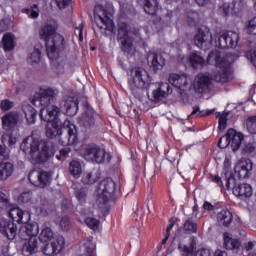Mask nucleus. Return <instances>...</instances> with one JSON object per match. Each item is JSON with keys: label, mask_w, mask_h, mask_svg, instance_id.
<instances>
[{"label": "nucleus", "mask_w": 256, "mask_h": 256, "mask_svg": "<svg viewBox=\"0 0 256 256\" xmlns=\"http://www.w3.org/2000/svg\"><path fill=\"white\" fill-rule=\"evenodd\" d=\"M60 113L61 109L57 106L40 110L41 120L48 123L46 126V137H48V139L59 137V141L64 147L77 144V126L66 119L62 124V128H59Z\"/></svg>", "instance_id": "nucleus-1"}, {"label": "nucleus", "mask_w": 256, "mask_h": 256, "mask_svg": "<svg viewBox=\"0 0 256 256\" xmlns=\"http://www.w3.org/2000/svg\"><path fill=\"white\" fill-rule=\"evenodd\" d=\"M39 140L33 137H27L20 145L23 153H29L31 159L38 164L45 163L55 155V143L52 141H46L39 151Z\"/></svg>", "instance_id": "nucleus-2"}, {"label": "nucleus", "mask_w": 256, "mask_h": 256, "mask_svg": "<svg viewBox=\"0 0 256 256\" xmlns=\"http://www.w3.org/2000/svg\"><path fill=\"white\" fill-rule=\"evenodd\" d=\"M40 39L45 43L49 59H56L59 57V52L65 49V38L57 33V29L53 25L47 24L41 28Z\"/></svg>", "instance_id": "nucleus-3"}, {"label": "nucleus", "mask_w": 256, "mask_h": 256, "mask_svg": "<svg viewBox=\"0 0 256 256\" xmlns=\"http://www.w3.org/2000/svg\"><path fill=\"white\" fill-rule=\"evenodd\" d=\"M80 155L83 159H86V161H91L98 165L111 163V159L113 158L111 153L95 143L83 145L80 148Z\"/></svg>", "instance_id": "nucleus-4"}, {"label": "nucleus", "mask_w": 256, "mask_h": 256, "mask_svg": "<svg viewBox=\"0 0 256 256\" xmlns=\"http://www.w3.org/2000/svg\"><path fill=\"white\" fill-rule=\"evenodd\" d=\"M98 189L101 193L98 195L99 205H107L109 201H115L117 195L121 193V189L117 187V183L113 178H106L99 182Z\"/></svg>", "instance_id": "nucleus-5"}, {"label": "nucleus", "mask_w": 256, "mask_h": 256, "mask_svg": "<svg viewBox=\"0 0 256 256\" xmlns=\"http://www.w3.org/2000/svg\"><path fill=\"white\" fill-rule=\"evenodd\" d=\"M243 133L237 132L235 129L230 128L226 135L219 139L218 147L225 149L227 145H231L232 151H239L241 144L243 143Z\"/></svg>", "instance_id": "nucleus-6"}, {"label": "nucleus", "mask_w": 256, "mask_h": 256, "mask_svg": "<svg viewBox=\"0 0 256 256\" xmlns=\"http://www.w3.org/2000/svg\"><path fill=\"white\" fill-rule=\"evenodd\" d=\"M55 97H57V93L53 88H40L39 92L34 95L33 103L37 105V103L42 107V109H49V107H55V105H51L52 101H55Z\"/></svg>", "instance_id": "nucleus-7"}, {"label": "nucleus", "mask_w": 256, "mask_h": 256, "mask_svg": "<svg viewBox=\"0 0 256 256\" xmlns=\"http://www.w3.org/2000/svg\"><path fill=\"white\" fill-rule=\"evenodd\" d=\"M217 72L214 74V81L216 83H229L231 77V62L225 58H219L216 60Z\"/></svg>", "instance_id": "nucleus-8"}, {"label": "nucleus", "mask_w": 256, "mask_h": 256, "mask_svg": "<svg viewBox=\"0 0 256 256\" xmlns=\"http://www.w3.org/2000/svg\"><path fill=\"white\" fill-rule=\"evenodd\" d=\"M239 43V34L234 31H221L216 41V46L219 49H232V47H237Z\"/></svg>", "instance_id": "nucleus-9"}, {"label": "nucleus", "mask_w": 256, "mask_h": 256, "mask_svg": "<svg viewBox=\"0 0 256 256\" xmlns=\"http://www.w3.org/2000/svg\"><path fill=\"white\" fill-rule=\"evenodd\" d=\"M51 177H53V173L45 170H32L29 173L28 179L31 185L34 187H40L41 189H45L49 183H51Z\"/></svg>", "instance_id": "nucleus-10"}, {"label": "nucleus", "mask_w": 256, "mask_h": 256, "mask_svg": "<svg viewBox=\"0 0 256 256\" xmlns=\"http://www.w3.org/2000/svg\"><path fill=\"white\" fill-rule=\"evenodd\" d=\"M113 14L101 4H96L94 7V19H99L104 24L106 31H113L115 24L113 23Z\"/></svg>", "instance_id": "nucleus-11"}, {"label": "nucleus", "mask_w": 256, "mask_h": 256, "mask_svg": "<svg viewBox=\"0 0 256 256\" xmlns=\"http://www.w3.org/2000/svg\"><path fill=\"white\" fill-rule=\"evenodd\" d=\"M118 41H121V50L123 53H129L133 47V36L129 35V24L120 22L118 24Z\"/></svg>", "instance_id": "nucleus-12"}, {"label": "nucleus", "mask_w": 256, "mask_h": 256, "mask_svg": "<svg viewBox=\"0 0 256 256\" xmlns=\"http://www.w3.org/2000/svg\"><path fill=\"white\" fill-rule=\"evenodd\" d=\"M100 117L99 113H97L93 107L86 105L84 112L78 118V124L80 127H84V129H93L96 121L100 119Z\"/></svg>", "instance_id": "nucleus-13"}, {"label": "nucleus", "mask_w": 256, "mask_h": 256, "mask_svg": "<svg viewBox=\"0 0 256 256\" xmlns=\"http://www.w3.org/2000/svg\"><path fill=\"white\" fill-rule=\"evenodd\" d=\"M8 217H10L13 223H18V225L31 221V213L19 208L17 204H11L8 207Z\"/></svg>", "instance_id": "nucleus-14"}, {"label": "nucleus", "mask_w": 256, "mask_h": 256, "mask_svg": "<svg viewBox=\"0 0 256 256\" xmlns=\"http://www.w3.org/2000/svg\"><path fill=\"white\" fill-rule=\"evenodd\" d=\"M131 77L128 83L131 89H149V82L143 79V69L141 67L132 68Z\"/></svg>", "instance_id": "nucleus-15"}, {"label": "nucleus", "mask_w": 256, "mask_h": 256, "mask_svg": "<svg viewBox=\"0 0 256 256\" xmlns=\"http://www.w3.org/2000/svg\"><path fill=\"white\" fill-rule=\"evenodd\" d=\"M17 224L11 220L2 219L0 221V233L9 241H13L17 237Z\"/></svg>", "instance_id": "nucleus-16"}, {"label": "nucleus", "mask_w": 256, "mask_h": 256, "mask_svg": "<svg viewBox=\"0 0 256 256\" xmlns=\"http://www.w3.org/2000/svg\"><path fill=\"white\" fill-rule=\"evenodd\" d=\"M168 81L170 85H173V87H176V89H179L180 91H189V89H191L187 74L172 73L169 75Z\"/></svg>", "instance_id": "nucleus-17"}, {"label": "nucleus", "mask_w": 256, "mask_h": 256, "mask_svg": "<svg viewBox=\"0 0 256 256\" xmlns=\"http://www.w3.org/2000/svg\"><path fill=\"white\" fill-rule=\"evenodd\" d=\"M65 247V238L63 236H60L56 239V241L52 243H47L42 248V253H44L46 256H53V255H59L61 251H63V248Z\"/></svg>", "instance_id": "nucleus-18"}, {"label": "nucleus", "mask_w": 256, "mask_h": 256, "mask_svg": "<svg viewBox=\"0 0 256 256\" xmlns=\"http://www.w3.org/2000/svg\"><path fill=\"white\" fill-rule=\"evenodd\" d=\"M22 227H20V230L18 232V235L20 239H28L31 237H37L39 235V223L37 222H27L23 223Z\"/></svg>", "instance_id": "nucleus-19"}, {"label": "nucleus", "mask_w": 256, "mask_h": 256, "mask_svg": "<svg viewBox=\"0 0 256 256\" xmlns=\"http://www.w3.org/2000/svg\"><path fill=\"white\" fill-rule=\"evenodd\" d=\"M39 247H41V242L37 237L25 238L22 246V253L25 256L35 255L39 253Z\"/></svg>", "instance_id": "nucleus-20"}, {"label": "nucleus", "mask_w": 256, "mask_h": 256, "mask_svg": "<svg viewBox=\"0 0 256 256\" xmlns=\"http://www.w3.org/2000/svg\"><path fill=\"white\" fill-rule=\"evenodd\" d=\"M234 171L239 179H249L251 171H253V162L251 160H243L235 165Z\"/></svg>", "instance_id": "nucleus-21"}, {"label": "nucleus", "mask_w": 256, "mask_h": 256, "mask_svg": "<svg viewBox=\"0 0 256 256\" xmlns=\"http://www.w3.org/2000/svg\"><path fill=\"white\" fill-rule=\"evenodd\" d=\"M213 78L205 74H199L194 82V89L196 93H205L209 91Z\"/></svg>", "instance_id": "nucleus-22"}, {"label": "nucleus", "mask_w": 256, "mask_h": 256, "mask_svg": "<svg viewBox=\"0 0 256 256\" xmlns=\"http://www.w3.org/2000/svg\"><path fill=\"white\" fill-rule=\"evenodd\" d=\"M232 187V193L236 197H251L253 195V188L250 184L243 183L237 185V180L235 184H230V189Z\"/></svg>", "instance_id": "nucleus-23"}, {"label": "nucleus", "mask_w": 256, "mask_h": 256, "mask_svg": "<svg viewBox=\"0 0 256 256\" xmlns=\"http://www.w3.org/2000/svg\"><path fill=\"white\" fill-rule=\"evenodd\" d=\"M213 41L211 34H206L201 28L198 29L194 36V45L199 49H205Z\"/></svg>", "instance_id": "nucleus-24"}, {"label": "nucleus", "mask_w": 256, "mask_h": 256, "mask_svg": "<svg viewBox=\"0 0 256 256\" xmlns=\"http://www.w3.org/2000/svg\"><path fill=\"white\" fill-rule=\"evenodd\" d=\"M148 63L151 62V68L153 71H161L163 67H165V58L161 54H157L156 52H148Z\"/></svg>", "instance_id": "nucleus-25"}, {"label": "nucleus", "mask_w": 256, "mask_h": 256, "mask_svg": "<svg viewBox=\"0 0 256 256\" xmlns=\"http://www.w3.org/2000/svg\"><path fill=\"white\" fill-rule=\"evenodd\" d=\"M195 249H197V238L194 236L190 237L189 246L179 243L178 250L180 251L182 256H193L195 255Z\"/></svg>", "instance_id": "nucleus-26"}, {"label": "nucleus", "mask_w": 256, "mask_h": 256, "mask_svg": "<svg viewBox=\"0 0 256 256\" xmlns=\"http://www.w3.org/2000/svg\"><path fill=\"white\" fill-rule=\"evenodd\" d=\"M22 111L25 115L28 125L35 124V121H37V110L32 107L31 104H24L22 106Z\"/></svg>", "instance_id": "nucleus-27"}, {"label": "nucleus", "mask_w": 256, "mask_h": 256, "mask_svg": "<svg viewBox=\"0 0 256 256\" xmlns=\"http://www.w3.org/2000/svg\"><path fill=\"white\" fill-rule=\"evenodd\" d=\"M217 221L219 225L223 227H229L233 223V213L231 211L224 209L217 214Z\"/></svg>", "instance_id": "nucleus-28"}, {"label": "nucleus", "mask_w": 256, "mask_h": 256, "mask_svg": "<svg viewBox=\"0 0 256 256\" xmlns=\"http://www.w3.org/2000/svg\"><path fill=\"white\" fill-rule=\"evenodd\" d=\"M14 169L11 162L0 163V181H7L13 175Z\"/></svg>", "instance_id": "nucleus-29"}, {"label": "nucleus", "mask_w": 256, "mask_h": 256, "mask_svg": "<svg viewBox=\"0 0 256 256\" xmlns=\"http://www.w3.org/2000/svg\"><path fill=\"white\" fill-rule=\"evenodd\" d=\"M231 169V163L227 160L224 162V175H225V189H231V185H235V175L229 171Z\"/></svg>", "instance_id": "nucleus-30"}, {"label": "nucleus", "mask_w": 256, "mask_h": 256, "mask_svg": "<svg viewBox=\"0 0 256 256\" xmlns=\"http://www.w3.org/2000/svg\"><path fill=\"white\" fill-rule=\"evenodd\" d=\"M64 108L66 109V115H68V117H75L79 112V100H67L64 103Z\"/></svg>", "instance_id": "nucleus-31"}, {"label": "nucleus", "mask_w": 256, "mask_h": 256, "mask_svg": "<svg viewBox=\"0 0 256 256\" xmlns=\"http://www.w3.org/2000/svg\"><path fill=\"white\" fill-rule=\"evenodd\" d=\"M144 11L154 17L159 11V2L157 0H144Z\"/></svg>", "instance_id": "nucleus-32"}, {"label": "nucleus", "mask_w": 256, "mask_h": 256, "mask_svg": "<svg viewBox=\"0 0 256 256\" xmlns=\"http://www.w3.org/2000/svg\"><path fill=\"white\" fill-rule=\"evenodd\" d=\"M199 231V226L197 222L193 221L191 218H188L183 223V232L186 235H193Z\"/></svg>", "instance_id": "nucleus-33"}, {"label": "nucleus", "mask_w": 256, "mask_h": 256, "mask_svg": "<svg viewBox=\"0 0 256 256\" xmlns=\"http://www.w3.org/2000/svg\"><path fill=\"white\" fill-rule=\"evenodd\" d=\"M3 49L7 53L15 49V36L11 33L5 34L2 39Z\"/></svg>", "instance_id": "nucleus-34"}, {"label": "nucleus", "mask_w": 256, "mask_h": 256, "mask_svg": "<svg viewBox=\"0 0 256 256\" xmlns=\"http://www.w3.org/2000/svg\"><path fill=\"white\" fill-rule=\"evenodd\" d=\"M224 245L226 249L233 251L235 249H239L241 247V240L231 238L228 235H224Z\"/></svg>", "instance_id": "nucleus-35"}, {"label": "nucleus", "mask_w": 256, "mask_h": 256, "mask_svg": "<svg viewBox=\"0 0 256 256\" xmlns=\"http://www.w3.org/2000/svg\"><path fill=\"white\" fill-rule=\"evenodd\" d=\"M189 62L191 63L193 69H197V67H203L205 65V58L198 55L197 52H192L190 53Z\"/></svg>", "instance_id": "nucleus-36"}, {"label": "nucleus", "mask_w": 256, "mask_h": 256, "mask_svg": "<svg viewBox=\"0 0 256 256\" xmlns=\"http://www.w3.org/2000/svg\"><path fill=\"white\" fill-rule=\"evenodd\" d=\"M69 172L74 176L75 179H79L81 174L83 173V169L81 168V162L77 160H73L69 164Z\"/></svg>", "instance_id": "nucleus-37"}, {"label": "nucleus", "mask_w": 256, "mask_h": 256, "mask_svg": "<svg viewBox=\"0 0 256 256\" xmlns=\"http://www.w3.org/2000/svg\"><path fill=\"white\" fill-rule=\"evenodd\" d=\"M18 119L17 116L13 113H8L2 117V125L3 127H15L17 125Z\"/></svg>", "instance_id": "nucleus-38"}, {"label": "nucleus", "mask_w": 256, "mask_h": 256, "mask_svg": "<svg viewBox=\"0 0 256 256\" xmlns=\"http://www.w3.org/2000/svg\"><path fill=\"white\" fill-rule=\"evenodd\" d=\"M53 235V230L49 227H45L42 229L38 241H40V243H47L53 239Z\"/></svg>", "instance_id": "nucleus-39"}, {"label": "nucleus", "mask_w": 256, "mask_h": 256, "mask_svg": "<svg viewBox=\"0 0 256 256\" xmlns=\"http://www.w3.org/2000/svg\"><path fill=\"white\" fill-rule=\"evenodd\" d=\"M194 115H196V117H209V115H213V110H207V112H205L201 110L199 105H195L193 106V111L188 116V119H191Z\"/></svg>", "instance_id": "nucleus-40"}, {"label": "nucleus", "mask_w": 256, "mask_h": 256, "mask_svg": "<svg viewBox=\"0 0 256 256\" xmlns=\"http://www.w3.org/2000/svg\"><path fill=\"white\" fill-rule=\"evenodd\" d=\"M28 63L30 65H34V63H40L41 62V50L39 48H34L33 53H30L27 58Z\"/></svg>", "instance_id": "nucleus-41"}, {"label": "nucleus", "mask_w": 256, "mask_h": 256, "mask_svg": "<svg viewBox=\"0 0 256 256\" xmlns=\"http://www.w3.org/2000/svg\"><path fill=\"white\" fill-rule=\"evenodd\" d=\"M22 13L29 15L31 19H37V17H39V5L34 4L30 8H24Z\"/></svg>", "instance_id": "nucleus-42"}, {"label": "nucleus", "mask_w": 256, "mask_h": 256, "mask_svg": "<svg viewBox=\"0 0 256 256\" xmlns=\"http://www.w3.org/2000/svg\"><path fill=\"white\" fill-rule=\"evenodd\" d=\"M84 223L87 225V227H89V229H92L93 231H97V229H99L100 222L96 218H85Z\"/></svg>", "instance_id": "nucleus-43"}, {"label": "nucleus", "mask_w": 256, "mask_h": 256, "mask_svg": "<svg viewBox=\"0 0 256 256\" xmlns=\"http://www.w3.org/2000/svg\"><path fill=\"white\" fill-rule=\"evenodd\" d=\"M246 31L248 35H256V16L246 23Z\"/></svg>", "instance_id": "nucleus-44"}, {"label": "nucleus", "mask_w": 256, "mask_h": 256, "mask_svg": "<svg viewBox=\"0 0 256 256\" xmlns=\"http://www.w3.org/2000/svg\"><path fill=\"white\" fill-rule=\"evenodd\" d=\"M187 17L189 25H197V21H199V13L197 11H188Z\"/></svg>", "instance_id": "nucleus-45"}, {"label": "nucleus", "mask_w": 256, "mask_h": 256, "mask_svg": "<svg viewBox=\"0 0 256 256\" xmlns=\"http://www.w3.org/2000/svg\"><path fill=\"white\" fill-rule=\"evenodd\" d=\"M247 129L252 135H256V116L248 118Z\"/></svg>", "instance_id": "nucleus-46"}, {"label": "nucleus", "mask_w": 256, "mask_h": 256, "mask_svg": "<svg viewBox=\"0 0 256 256\" xmlns=\"http://www.w3.org/2000/svg\"><path fill=\"white\" fill-rule=\"evenodd\" d=\"M14 107H15V102L9 99H4L0 103V109L2 111H10V109H13Z\"/></svg>", "instance_id": "nucleus-47"}, {"label": "nucleus", "mask_w": 256, "mask_h": 256, "mask_svg": "<svg viewBox=\"0 0 256 256\" xmlns=\"http://www.w3.org/2000/svg\"><path fill=\"white\" fill-rule=\"evenodd\" d=\"M223 11L225 17H229V15H235V4H223Z\"/></svg>", "instance_id": "nucleus-48"}, {"label": "nucleus", "mask_w": 256, "mask_h": 256, "mask_svg": "<svg viewBox=\"0 0 256 256\" xmlns=\"http://www.w3.org/2000/svg\"><path fill=\"white\" fill-rule=\"evenodd\" d=\"M60 227L63 231H69L71 229V220L67 216H63L60 220Z\"/></svg>", "instance_id": "nucleus-49"}, {"label": "nucleus", "mask_w": 256, "mask_h": 256, "mask_svg": "<svg viewBox=\"0 0 256 256\" xmlns=\"http://www.w3.org/2000/svg\"><path fill=\"white\" fill-rule=\"evenodd\" d=\"M33 195L31 192H22L19 197H18V202L19 203H29L31 201Z\"/></svg>", "instance_id": "nucleus-50"}, {"label": "nucleus", "mask_w": 256, "mask_h": 256, "mask_svg": "<svg viewBox=\"0 0 256 256\" xmlns=\"http://www.w3.org/2000/svg\"><path fill=\"white\" fill-rule=\"evenodd\" d=\"M0 205H2V207H7V209L11 207L9 196L3 192H0Z\"/></svg>", "instance_id": "nucleus-51"}, {"label": "nucleus", "mask_w": 256, "mask_h": 256, "mask_svg": "<svg viewBox=\"0 0 256 256\" xmlns=\"http://www.w3.org/2000/svg\"><path fill=\"white\" fill-rule=\"evenodd\" d=\"M158 89H161V91H163L165 95H171V93H173V88H171V84L167 82H162L159 85Z\"/></svg>", "instance_id": "nucleus-52"}, {"label": "nucleus", "mask_w": 256, "mask_h": 256, "mask_svg": "<svg viewBox=\"0 0 256 256\" xmlns=\"http://www.w3.org/2000/svg\"><path fill=\"white\" fill-rule=\"evenodd\" d=\"M152 96L154 101H161V99H163L166 94L164 91L161 90V88H157L156 90H153Z\"/></svg>", "instance_id": "nucleus-53"}, {"label": "nucleus", "mask_w": 256, "mask_h": 256, "mask_svg": "<svg viewBox=\"0 0 256 256\" xmlns=\"http://www.w3.org/2000/svg\"><path fill=\"white\" fill-rule=\"evenodd\" d=\"M76 198L80 203H85V199H87V192L85 191V189H78L76 191Z\"/></svg>", "instance_id": "nucleus-54"}, {"label": "nucleus", "mask_w": 256, "mask_h": 256, "mask_svg": "<svg viewBox=\"0 0 256 256\" xmlns=\"http://www.w3.org/2000/svg\"><path fill=\"white\" fill-rule=\"evenodd\" d=\"M210 179H211L212 183L217 184V186L220 187V189L225 188V185H223V180L219 175L210 174Z\"/></svg>", "instance_id": "nucleus-55"}, {"label": "nucleus", "mask_w": 256, "mask_h": 256, "mask_svg": "<svg viewBox=\"0 0 256 256\" xmlns=\"http://www.w3.org/2000/svg\"><path fill=\"white\" fill-rule=\"evenodd\" d=\"M72 0H56L57 7L59 9H67L71 5Z\"/></svg>", "instance_id": "nucleus-56"}, {"label": "nucleus", "mask_w": 256, "mask_h": 256, "mask_svg": "<svg viewBox=\"0 0 256 256\" xmlns=\"http://www.w3.org/2000/svg\"><path fill=\"white\" fill-rule=\"evenodd\" d=\"M213 253L211 252L210 249L207 248H202L200 250H198L194 256H212Z\"/></svg>", "instance_id": "nucleus-57"}, {"label": "nucleus", "mask_w": 256, "mask_h": 256, "mask_svg": "<svg viewBox=\"0 0 256 256\" xmlns=\"http://www.w3.org/2000/svg\"><path fill=\"white\" fill-rule=\"evenodd\" d=\"M203 209H204V211H209V212L216 211L217 206L212 205L211 202H209V201H204Z\"/></svg>", "instance_id": "nucleus-58"}, {"label": "nucleus", "mask_w": 256, "mask_h": 256, "mask_svg": "<svg viewBox=\"0 0 256 256\" xmlns=\"http://www.w3.org/2000/svg\"><path fill=\"white\" fill-rule=\"evenodd\" d=\"M251 65L256 68V49L252 50L249 54Z\"/></svg>", "instance_id": "nucleus-59"}, {"label": "nucleus", "mask_w": 256, "mask_h": 256, "mask_svg": "<svg viewBox=\"0 0 256 256\" xmlns=\"http://www.w3.org/2000/svg\"><path fill=\"white\" fill-rule=\"evenodd\" d=\"M219 129L220 131H223L227 127V119L226 118H219Z\"/></svg>", "instance_id": "nucleus-60"}, {"label": "nucleus", "mask_w": 256, "mask_h": 256, "mask_svg": "<svg viewBox=\"0 0 256 256\" xmlns=\"http://www.w3.org/2000/svg\"><path fill=\"white\" fill-rule=\"evenodd\" d=\"M70 153H71V148H69V147H66V148H63L60 150V155H61V157H64V159L69 157Z\"/></svg>", "instance_id": "nucleus-61"}, {"label": "nucleus", "mask_w": 256, "mask_h": 256, "mask_svg": "<svg viewBox=\"0 0 256 256\" xmlns=\"http://www.w3.org/2000/svg\"><path fill=\"white\" fill-rule=\"evenodd\" d=\"M244 151H246V153H254L255 146H253V144H246L244 147Z\"/></svg>", "instance_id": "nucleus-62"}, {"label": "nucleus", "mask_w": 256, "mask_h": 256, "mask_svg": "<svg viewBox=\"0 0 256 256\" xmlns=\"http://www.w3.org/2000/svg\"><path fill=\"white\" fill-rule=\"evenodd\" d=\"M77 29H78V31H79V33H78V35H79V40H80V41H83V24H80V25L77 27Z\"/></svg>", "instance_id": "nucleus-63"}, {"label": "nucleus", "mask_w": 256, "mask_h": 256, "mask_svg": "<svg viewBox=\"0 0 256 256\" xmlns=\"http://www.w3.org/2000/svg\"><path fill=\"white\" fill-rule=\"evenodd\" d=\"M214 256H227V252L225 250H216Z\"/></svg>", "instance_id": "nucleus-64"}]
</instances>
